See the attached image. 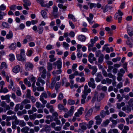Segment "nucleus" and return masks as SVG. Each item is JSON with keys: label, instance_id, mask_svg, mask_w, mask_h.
Wrapping results in <instances>:
<instances>
[{"label": "nucleus", "instance_id": "nucleus-11", "mask_svg": "<svg viewBox=\"0 0 133 133\" xmlns=\"http://www.w3.org/2000/svg\"><path fill=\"white\" fill-rule=\"evenodd\" d=\"M78 40L81 42L85 41L86 39V38L83 35H80L78 36Z\"/></svg>", "mask_w": 133, "mask_h": 133}, {"label": "nucleus", "instance_id": "nucleus-44", "mask_svg": "<svg viewBox=\"0 0 133 133\" xmlns=\"http://www.w3.org/2000/svg\"><path fill=\"white\" fill-rule=\"evenodd\" d=\"M37 2L39 3L43 7H45V5H44V1L43 0H37Z\"/></svg>", "mask_w": 133, "mask_h": 133}, {"label": "nucleus", "instance_id": "nucleus-24", "mask_svg": "<svg viewBox=\"0 0 133 133\" xmlns=\"http://www.w3.org/2000/svg\"><path fill=\"white\" fill-rule=\"evenodd\" d=\"M39 70L42 72L43 74H45L46 73V71L45 68L44 66H42L40 68Z\"/></svg>", "mask_w": 133, "mask_h": 133}, {"label": "nucleus", "instance_id": "nucleus-64", "mask_svg": "<svg viewBox=\"0 0 133 133\" xmlns=\"http://www.w3.org/2000/svg\"><path fill=\"white\" fill-rule=\"evenodd\" d=\"M6 103L4 101H3L1 102L0 104V105L1 106L3 107H5V106L6 105Z\"/></svg>", "mask_w": 133, "mask_h": 133}, {"label": "nucleus", "instance_id": "nucleus-51", "mask_svg": "<svg viewBox=\"0 0 133 133\" xmlns=\"http://www.w3.org/2000/svg\"><path fill=\"white\" fill-rule=\"evenodd\" d=\"M43 97L45 98H47L48 97L47 94L45 92L42 93L40 96V98H43Z\"/></svg>", "mask_w": 133, "mask_h": 133}, {"label": "nucleus", "instance_id": "nucleus-58", "mask_svg": "<svg viewBox=\"0 0 133 133\" xmlns=\"http://www.w3.org/2000/svg\"><path fill=\"white\" fill-rule=\"evenodd\" d=\"M19 105L20 104H18L16 105L14 108V111H15L17 112L18 111Z\"/></svg>", "mask_w": 133, "mask_h": 133}, {"label": "nucleus", "instance_id": "nucleus-37", "mask_svg": "<svg viewBox=\"0 0 133 133\" xmlns=\"http://www.w3.org/2000/svg\"><path fill=\"white\" fill-rule=\"evenodd\" d=\"M75 103V101L74 100L70 99L68 101V104L70 105L74 104Z\"/></svg>", "mask_w": 133, "mask_h": 133}, {"label": "nucleus", "instance_id": "nucleus-16", "mask_svg": "<svg viewBox=\"0 0 133 133\" xmlns=\"http://www.w3.org/2000/svg\"><path fill=\"white\" fill-rule=\"evenodd\" d=\"M29 128L27 127H26L23 128L21 130V131L24 133H29L28 131L29 130Z\"/></svg>", "mask_w": 133, "mask_h": 133}, {"label": "nucleus", "instance_id": "nucleus-41", "mask_svg": "<svg viewBox=\"0 0 133 133\" xmlns=\"http://www.w3.org/2000/svg\"><path fill=\"white\" fill-rule=\"evenodd\" d=\"M41 13L42 17L44 18H45L47 17L46 13L44 10H42Z\"/></svg>", "mask_w": 133, "mask_h": 133}, {"label": "nucleus", "instance_id": "nucleus-32", "mask_svg": "<svg viewBox=\"0 0 133 133\" xmlns=\"http://www.w3.org/2000/svg\"><path fill=\"white\" fill-rule=\"evenodd\" d=\"M54 56L52 55H51L49 56V58L50 59L49 60V61L51 62H53L55 61L56 60V59L54 58Z\"/></svg>", "mask_w": 133, "mask_h": 133}, {"label": "nucleus", "instance_id": "nucleus-42", "mask_svg": "<svg viewBox=\"0 0 133 133\" xmlns=\"http://www.w3.org/2000/svg\"><path fill=\"white\" fill-rule=\"evenodd\" d=\"M130 40H128L126 41V44H127L128 45L130 48H131L132 47V42L131 41L130 42Z\"/></svg>", "mask_w": 133, "mask_h": 133}, {"label": "nucleus", "instance_id": "nucleus-20", "mask_svg": "<svg viewBox=\"0 0 133 133\" xmlns=\"http://www.w3.org/2000/svg\"><path fill=\"white\" fill-rule=\"evenodd\" d=\"M73 113L69 111L67 113H66L64 115V117L66 118H68L69 116H71L73 115Z\"/></svg>", "mask_w": 133, "mask_h": 133}, {"label": "nucleus", "instance_id": "nucleus-34", "mask_svg": "<svg viewBox=\"0 0 133 133\" xmlns=\"http://www.w3.org/2000/svg\"><path fill=\"white\" fill-rule=\"evenodd\" d=\"M58 6L60 9H62L64 10H65L67 8V6H64L63 4H59L58 5Z\"/></svg>", "mask_w": 133, "mask_h": 133}, {"label": "nucleus", "instance_id": "nucleus-43", "mask_svg": "<svg viewBox=\"0 0 133 133\" xmlns=\"http://www.w3.org/2000/svg\"><path fill=\"white\" fill-rule=\"evenodd\" d=\"M84 110V109L82 107H80L78 110L77 112L80 115H81L83 114V111Z\"/></svg>", "mask_w": 133, "mask_h": 133}, {"label": "nucleus", "instance_id": "nucleus-14", "mask_svg": "<svg viewBox=\"0 0 133 133\" xmlns=\"http://www.w3.org/2000/svg\"><path fill=\"white\" fill-rule=\"evenodd\" d=\"M101 105L99 103H97L96 104L94 108V112H96L97 111H99L100 109V107Z\"/></svg>", "mask_w": 133, "mask_h": 133}, {"label": "nucleus", "instance_id": "nucleus-7", "mask_svg": "<svg viewBox=\"0 0 133 133\" xmlns=\"http://www.w3.org/2000/svg\"><path fill=\"white\" fill-rule=\"evenodd\" d=\"M97 77L95 79V80L97 82H100L103 78L102 76L100 73H97Z\"/></svg>", "mask_w": 133, "mask_h": 133}, {"label": "nucleus", "instance_id": "nucleus-63", "mask_svg": "<svg viewBox=\"0 0 133 133\" xmlns=\"http://www.w3.org/2000/svg\"><path fill=\"white\" fill-rule=\"evenodd\" d=\"M123 86V83L122 82H119L117 86V89H120Z\"/></svg>", "mask_w": 133, "mask_h": 133}, {"label": "nucleus", "instance_id": "nucleus-18", "mask_svg": "<svg viewBox=\"0 0 133 133\" xmlns=\"http://www.w3.org/2000/svg\"><path fill=\"white\" fill-rule=\"evenodd\" d=\"M36 107L38 108H39L40 107L44 108L45 107V105H42L40 102H37L35 104Z\"/></svg>", "mask_w": 133, "mask_h": 133}, {"label": "nucleus", "instance_id": "nucleus-17", "mask_svg": "<svg viewBox=\"0 0 133 133\" xmlns=\"http://www.w3.org/2000/svg\"><path fill=\"white\" fill-rule=\"evenodd\" d=\"M47 93L48 95V96L52 98H55L56 96V94L55 93L51 94L50 92L48 91H47Z\"/></svg>", "mask_w": 133, "mask_h": 133}, {"label": "nucleus", "instance_id": "nucleus-48", "mask_svg": "<svg viewBox=\"0 0 133 133\" xmlns=\"http://www.w3.org/2000/svg\"><path fill=\"white\" fill-rule=\"evenodd\" d=\"M38 81L41 83L43 85L45 84V82L44 80L42 79L41 77H39L38 79Z\"/></svg>", "mask_w": 133, "mask_h": 133}, {"label": "nucleus", "instance_id": "nucleus-1", "mask_svg": "<svg viewBox=\"0 0 133 133\" xmlns=\"http://www.w3.org/2000/svg\"><path fill=\"white\" fill-rule=\"evenodd\" d=\"M123 15V13L120 10H118V12L115 15V18L116 19L118 18V22L120 23L122 19V16Z\"/></svg>", "mask_w": 133, "mask_h": 133}, {"label": "nucleus", "instance_id": "nucleus-55", "mask_svg": "<svg viewBox=\"0 0 133 133\" xmlns=\"http://www.w3.org/2000/svg\"><path fill=\"white\" fill-rule=\"evenodd\" d=\"M27 93L26 94V97L27 98H29L30 97L31 91L29 89L27 90Z\"/></svg>", "mask_w": 133, "mask_h": 133}, {"label": "nucleus", "instance_id": "nucleus-8", "mask_svg": "<svg viewBox=\"0 0 133 133\" xmlns=\"http://www.w3.org/2000/svg\"><path fill=\"white\" fill-rule=\"evenodd\" d=\"M53 64L55 65H57V68L59 69L61 68L62 63L60 60H59L54 63Z\"/></svg>", "mask_w": 133, "mask_h": 133}, {"label": "nucleus", "instance_id": "nucleus-61", "mask_svg": "<svg viewBox=\"0 0 133 133\" xmlns=\"http://www.w3.org/2000/svg\"><path fill=\"white\" fill-rule=\"evenodd\" d=\"M117 98L118 99L119 102L121 101L122 99V98L121 97V95L120 94H118L117 95Z\"/></svg>", "mask_w": 133, "mask_h": 133}, {"label": "nucleus", "instance_id": "nucleus-6", "mask_svg": "<svg viewBox=\"0 0 133 133\" xmlns=\"http://www.w3.org/2000/svg\"><path fill=\"white\" fill-rule=\"evenodd\" d=\"M95 119L96 120V124L97 125H99L101 124L102 121V119L99 116H97L95 117Z\"/></svg>", "mask_w": 133, "mask_h": 133}, {"label": "nucleus", "instance_id": "nucleus-10", "mask_svg": "<svg viewBox=\"0 0 133 133\" xmlns=\"http://www.w3.org/2000/svg\"><path fill=\"white\" fill-rule=\"evenodd\" d=\"M20 67L19 65H16L15 66L13 69V71L15 73L18 72L20 70Z\"/></svg>", "mask_w": 133, "mask_h": 133}, {"label": "nucleus", "instance_id": "nucleus-22", "mask_svg": "<svg viewBox=\"0 0 133 133\" xmlns=\"http://www.w3.org/2000/svg\"><path fill=\"white\" fill-rule=\"evenodd\" d=\"M51 130V128L49 126L45 125L44 126V130L46 132H49Z\"/></svg>", "mask_w": 133, "mask_h": 133}, {"label": "nucleus", "instance_id": "nucleus-49", "mask_svg": "<svg viewBox=\"0 0 133 133\" xmlns=\"http://www.w3.org/2000/svg\"><path fill=\"white\" fill-rule=\"evenodd\" d=\"M63 95L62 93L60 92L58 95V99L61 101L63 98Z\"/></svg>", "mask_w": 133, "mask_h": 133}, {"label": "nucleus", "instance_id": "nucleus-56", "mask_svg": "<svg viewBox=\"0 0 133 133\" xmlns=\"http://www.w3.org/2000/svg\"><path fill=\"white\" fill-rule=\"evenodd\" d=\"M35 82H33L32 84V87L33 88V91L34 92H35L36 90V87L35 85Z\"/></svg>", "mask_w": 133, "mask_h": 133}, {"label": "nucleus", "instance_id": "nucleus-33", "mask_svg": "<svg viewBox=\"0 0 133 133\" xmlns=\"http://www.w3.org/2000/svg\"><path fill=\"white\" fill-rule=\"evenodd\" d=\"M30 102V100L27 99H25L21 102V103H22V104L24 105L27 104L29 103Z\"/></svg>", "mask_w": 133, "mask_h": 133}, {"label": "nucleus", "instance_id": "nucleus-53", "mask_svg": "<svg viewBox=\"0 0 133 133\" xmlns=\"http://www.w3.org/2000/svg\"><path fill=\"white\" fill-rule=\"evenodd\" d=\"M1 67H2V69L3 68L6 69L7 68V66L6 63L4 62H2L1 64Z\"/></svg>", "mask_w": 133, "mask_h": 133}, {"label": "nucleus", "instance_id": "nucleus-29", "mask_svg": "<svg viewBox=\"0 0 133 133\" xmlns=\"http://www.w3.org/2000/svg\"><path fill=\"white\" fill-rule=\"evenodd\" d=\"M68 18L70 19H71L74 22H76V19L74 16L72 14H69L68 15Z\"/></svg>", "mask_w": 133, "mask_h": 133}, {"label": "nucleus", "instance_id": "nucleus-46", "mask_svg": "<svg viewBox=\"0 0 133 133\" xmlns=\"http://www.w3.org/2000/svg\"><path fill=\"white\" fill-rule=\"evenodd\" d=\"M19 125L21 127H24L26 123L23 120H20L19 121Z\"/></svg>", "mask_w": 133, "mask_h": 133}, {"label": "nucleus", "instance_id": "nucleus-38", "mask_svg": "<svg viewBox=\"0 0 133 133\" xmlns=\"http://www.w3.org/2000/svg\"><path fill=\"white\" fill-rule=\"evenodd\" d=\"M58 12V8L56 6H54L53 7V10L52 14H54Z\"/></svg>", "mask_w": 133, "mask_h": 133}, {"label": "nucleus", "instance_id": "nucleus-50", "mask_svg": "<svg viewBox=\"0 0 133 133\" xmlns=\"http://www.w3.org/2000/svg\"><path fill=\"white\" fill-rule=\"evenodd\" d=\"M63 47L66 49H67L68 47L69 46V45L65 42H63Z\"/></svg>", "mask_w": 133, "mask_h": 133}, {"label": "nucleus", "instance_id": "nucleus-27", "mask_svg": "<svg viewBox=\"0 0 133 133\" xmlns=\"http://www.w3.org/2000/svg\"><path fill=\"white\" fill-rule=\"evenodd\" d=\"M119 133L118 130L116 129H110L108 133Z\"/></svg>", "mask_w": 133, "mask_h": 133}, {"label": "nucleus", "instance_id": "nucleus-45", "mask_svg": "<svg viewBox=\"0 0 133 133\" xmlns=\"http://www.w3.org/2000/svg\"><path fill=\"white\" fill-rule=\"evenodd\" d=\"M118 115L120 117H125L126 116V114L124 112L122 111H120L119 112Z\"/></svg>", "mask_w": 133, "mask_h": 133}, {"label": "nucleus", "instance_id": "nucleus-23", "mask_svg": "<svg viewBox=\"0 0 133 133\" xmlns=\"http://www.w3.org/2000/svg\"><path fill=\"white\" fill-rule=\"evenodd\" d=\"M16 47V43H14L11 44L9 46V48L11 49L14 50L15 49Z\"/></svg>", "mask_w": 133, "mask_h": 133}, {"label": "nucleus", "instance_id": "nucleus-19", "mask_svg": "<svg viewBox=\"0 0 133 133\" xmlns=\"http://www.w3.org/2000/svg\"><path fill=\"white\" fill-rule=\"evenodd\" d=\"M112 122L113 124L116 125L117 124V122H119V119H117L116 120H114L112 117H110L109 119Z\"/></svg>", "mask_w": 133, "mask_h": 133}, {"label": "nucleus", "instance_id": "nucleus-5", "mask_svg": "<svg viewBox=\"0 0 133 133\" xmlns=\"http://www.w3.org/2000/svg\"><path fill=\"white\" fill-rule=\"evenodd\" d=\"M10 97V96L9 95H7L5 96L2 95L1 97V99L2 100H5L8 103H9L11 101Z\"/></svg>", "mask_w": 133, "mask_h": 133}, {"label": "nucleus", "instance_id": "nucleus-25", "mask_svg": "<svg viewBox=\"0 0 133 133\" xmlns=\"http://www.w3.org/2000/svg\"><path fill=\"white\" fill-rule=\"evenodd\" d=\"M33 67V65L30 63H27L25 64V67L26 69L27 70L28 68L29 67L30 68H31Z\"/></svg>", "mask_w": 133, "mask_h": 133}, {"label": "nucleus", "instance_id": "nucleus-36", "mask_svg": "<svg viewBox=\"0 0 133 133\" xmlns=\"http://www.w3.org/2000/svg\"><path fill=\"white\" fill-rule=\"evenodd\" d=\"M10 57L9 59V60L11 62H12L15 60V57L14 55L12 54H10L9 55Z\"/></svg>", "mask_w": 133, "mask_h": 133}, {"label": "nucleus", "instance_id": "nucleus-35", "mask_svg": "<svg viewBox=\"0 0 133 133\" xmlns=\"http://www.w3.org/2000/svg\"><path fill=\"white\" fill-rule=\"evenodd\" d=\"M2 26L4 28H9V25L8 23L6 22H3L2 23Z\"/></svg>", "mask_w": 133, "mask_h": 133}, {"label": "nucleus", "instance_id": "nucleus-9", "mask_svg": "<svg viewBox=\"0 0 133 133\" xmlns=\"http://www.w3.org/2000/svg\"><path fill=\"white\" fill-rule=\"evenodd\" d=\"M91 92V89H88L87 85H85L84 86V90L83 91V93L85 94H88V93H89Z\"/></svg>", "mask_w": 133, "mask_h": 133}, {"label": "nucleus", "instance_id": "nucleus-31", "mask_svg": "<svg viewBox=\"0 0 133 133\" xmlns=\"http://www.w3.org/2000/svg\"><path fill=\"white\" fill-rule=\"evenodd\" d=\"M98 59V62L99 63H102L104 58V55L99 56Z\"/></svg>", "mask_w": 133, "mask_h": 133}, {"label": "nucleus", "instance_id": "nucleus-2", "mask_svg": "<svg viewBox=\"0 0 133 133\" xmlns=\"http://www.w3.org/2000/svg\"><path fill=\"white\" fill-rule=\"evenodd\" d=\"M93 109L92 108H90L88 110V108H86L85 110V117L86 118H88L90 116L93 112Z\"/></svg>", "mask_w": 133, "mask_h": 133}, {"label": "nucleus", "instance_id": "nucleus-54", "mask_svg": "<svg viewBox=\"0 0 133 133\" xmlns=\"http://www.w3.org/2000/svg\"><path fill=\"white\" fill-rule=\"evenodd\" d=\"M16 8V5H13L11 6L10 7V9L11 10L15 11Z\"/></svg>", "mask_w": 133, "mask_h": 133}, {"label": "nucleus", "instance_id": "nucleus-30", "mask_svg": "<svg viewBox=\"0 0 133 133\" xmlns=\"http://www.w3.org/2000/svg\"><path fill=\"white\" fill-rule=\"evenodd\" d=\"M104 55L102 54L100 50L97 51L95 53V55L96 57H99Z\"/></svg>", "mask_w": 133, "mask_h": 133}, {"label": "nucleus", "instance_id": "nucleus-40", "mask_svg": "<svg viewBox=\"0 0 133 133\" xmlns=\"http://www.w3.org/2000/svg\"><path fill=\"white\" fill-rule=\"evenodd\" d=\"M109 122V121L108 119H107L101 124V126L103 127H106L108 125Z\"/></svg>", "mask_w": 133, "mask_h": 133}, {"label": "nucleus", "instance_id": "nucleus-4", "mask_svg": "<svg viewBox=\"0 0 133 133\" xmlns=\"http://www.w3.org/2000/svg\"><path fill=\"white\" fill-rule=\"evenodd\" d=\"M23 2L24 3L23 5L24 8L26 10H29V8L28 6H30L31 5V2L29 0H23Z\"/></svg>", "mask_w": 133, "mask_h": 133}, {"label": "nucleus", "instance_id": "nucleus-59", "mask_svg": "<svg viewBox=\"0 0 133 133\" xmlns=\"http://www.w3.org/2000/svg\"><path fill=\"white\" fill-rule=\"evenodd\" d=\"M62 127L60 126L56 127L54 128V129L56 131H60Z\"/></svg>", "mask_w": 133, "mask_h": 133}, {"label": "nucleus", "instance_id": "nucleus-21", "mask_svg": "<svg viewBox=\"0 0 133 133\" xmlns=\"http://www.w3.org/2000/svg\"><path fill=\"white\" fill-rule=\"evenodd\" d=\"M58 109L61 110H66L67 109L65 108L64 106L61 104H59L58 105Z\"/></svg>", "mask_w": 133, "mask_h": 133}, {"label": "nucleus", "instance_id": "nucleus-62", "mask_svg": "<svg viewBox=\"0 0 133 133\" xmlns=\"http://www.w3.org/2000/svg\"><path fill=\"white\" fill-rule=\"evenodd\" d=\"M100 115L101 117L103 118H104L105 116V112L104 110H102L100 112Z\"/></svg>", "mask_w": 133, "mask_h": 133}, {"label": "nucleus", "instance_id": "nucleus-15", "mask_svg": "<svg viewBox=\"0 0 133 133\" xmlns=\"http://www.w3.org/2000/svg\"><path fill=\"white\" fill-rule=\"evenodd\" d=\"M13 33L11 31H10L9 33L7 34L6 35V37L7 39H10L13 37Z\"/></svg>", "mask_w": 133, "mask_h": 133}, {"label": "nucleus", "instance_id": "nucleus-52", "mask_svg": "<svg viewBox=\"0 0 133 133\" xmlns=\"http://www.w3.org/2000/svg\"><path fill=\"white\" fill-rule=\"evenodd\" d=\"M39 99L43 103V105H45L47 102V101L44 100V98H40Z\"/></svg>", "mask_w": 133, "mask_h": 133}, {"label": "nucleus", "instance_id": "nucleus-12", "mask_svg": "<svg viewBox=\"0 0 133 133\" xmlns=\"http://www.w3.org/2000/svg\"><path fill=\"white\" fill-rule=\"evenodd\" d=\"M52 82L50 86V88L52 89L55 86V84L56 83V77L52 78Z\"/></svg>", "mask_w": 133, "mask_h": 133}, {"label": "nucleus", "instance_id": "nucleus-26", "mask_svg": "<svg viewBox=\"0 0 133 133\" xmlns=\"http://www.w3.org/2000/svg\"><path fill=\"white\" fill-rule=\"evenodd\" d=\"M88 5L89 6L90 8L91 9H92L93 8H95L96 7V3H90L89 2L88 3Z\"/></svg>", "mask_w": 133, "mask_h": 133}, {"label": "nucleus", "instance_id": "nucleus-13", "mask_svg": "<svg viewBox=\"0 0 133 133\" xmlns=\"http://www.w3.org/2000/svg\"><path fill=\"white\" fill-rule=\"evenodd\" d=\"M16 57L17 59L19 61H24L25 59L24 57L21 55L20 54H17L16 55Z\"/></svg>", "mask_w": 133, "mask_h": 133}, {"label": "nucleus", "instance_id": "nucleus-39", "mask_svg": "<svg viewBox=\"0 0 133 133\" xmlns=\"http://www.w3.org/2000/svg\"><path fill=\"white\" fill-rule=\"evenodd\" d=\"M94 122L92 121H90L89 122L88 124L87 125V127L89 129L91 128L92 127V125L93 124Z\"/></svg>", "mask_w": 133, "mask_h": 133}, {"label": "nucleus", "instance_id": "nucleus-57", "mask_svg": "<svg viewBox=\"0 0 133 133\" xmlns=\"http://www.w3.org/2000/svg\"><path fill=\"white\" fill-rule=\"evenodd\" d=\"M25 51L23 49H21L20 50V55L24 57L25 56Z\"/></svg>", "mask_w": 133, "mask_h": 133}, {"label": "nucleus", "instance_id": "nucleus-47", "mask_svg": "<svg viewBox=\"0 0 133 133\" xmlns=\"http://www.w3.org/2000/svg\"><path fill=\"white\" fill-rule=\"evenodd\" d=\"M38 32L39 34H41L42 33L43 31V28L42 27H39L38 28Z\"/></svg>", "mask_w": 133, "mask_h": 133}, {"label": "nucleus", "instance_id": "nucleus-60", "mask_svg": "<svg viewBox=\"0 0 133 133\" xmlns=\"http://www.w3.org/2000/svg\"><path fill=\"white\" fill-rule=\"evenodd\" d=\"M37 90V91H43L44 90V88L43 87H38L36 88Z\"/></svg>", "mask_w": 133, "mask_h": 133}, {"label": "nucleus", "instance_id": "nucleus-3", "mask_svg": "<svg viewBox=\"0 0 133 133\" xmlns=\"http://www.w3.org/2000/svg\"><path fill=\"white\" fill-rule=\"evenodd\" d=\"M88 85L89 87H91L92 88H95L96 86L95 83V81L94 78H91L90 79V81L88 82Z\"/></svg>", "mask_w": 133, "mask_h": 133}, {"label": "nucleus", "instance_id": "nucleus-28", "mask_svg": "<svg viewBox=\"0 0 133 133\" xmlns=\"http://www.w3.org/2000/svg\"><path fill=\"white\" fill-rule=\"evenodd\" d=\"M52 69V65L51 63L49 62L48 63L47 69L49 71H51Z\"/></svg>", "mask_w": 133, "mask_h": 133}]
</instances>
